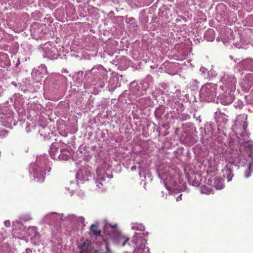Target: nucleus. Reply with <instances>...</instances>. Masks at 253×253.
<instances>
[{"instance_id": "obj_38", "label": "nucleus", "mask_w": 253, "mask_h": 253, "mask_svg": "<svg viewBox=\"0 0 253 253\" xmlns=\"http://www.w3.org/2000/svg\"><path fill=\"white\" fill-rule=\"evenodd\" d=\"M136 168H137L136 166H132V167L131 168V170L132 171L135 170L136 169Z\"/></svg>"}, {"instance_id": "obj_37", "label": "nucleus", "mask_w": 253, "mask_h": 253, "mask_svg": "<svg viewBox=\"0 0 253 253\" xmlns=\"http://www.w3.org/2000/svg\"><path fill=\"white\" fill-rule=\"evenodd\" d=\"M182 196V194H180L179 196H178L176 198V201H179L181 200L182 199V198H181Z\"/></svg>"}, {"instance_id": "obj_23", "label": "nucleus", "mask_w": 253, "mask_h": 253, "mask_svg": "<svg viewBox=\"0 0 253 253\" xmlns=\"http://www.w3.org/2000/svg\"><path fill=\"white\" fill-rule=\"evenodd\" d=\"M69 218L71 219L73 222H77L79 224H83L84 219L83 217L82 216H77L74 215H70Z\"/></svg>"}, {"instance_id": "obj_17", "label": "nucleus", "mask_w": 253, "mask_h": 253, "mask_svg": "<svg viewBox=\"0 0 253 253\" xmlns=\"http://www.w3.org/2000/svg\"><path fill=\"white\" fill-rule=\"evenodd\" d=\"M72 153V152L69 146H67L65 148H61L58 156L57 160L67 161L70 158Z\"/></svg>"}, {"instance_id": "obj_4", "label": "nucleus", "mask_w": 253, "mask_h": 253, "mask_svg": "<svg viewBox=\"0 0 253 253\" xmlns=\"http://www.w3.org/2000/svg\"><path fill=\"white\" fill-rule=\"evenodd\" d=\"M107 74V70L102 65L94 67L86 73L87 75L91 74L94 80H97L98 86L101 88L104 86Z\"/></svg>"}, {"instance_id": "obj_31", "label": "nucleus", "mask_w": 253, "mask_h": 253, "mask_svg": "<svg viewBox=\"0 0 253 253\" xmlns=\"http://www.w3.org/2000/svg\"><path fill=\"white\" fill-rule=\"evenodd\" d=\"M208 76L210 78L215 77L217 75V72L213 69H211L208 72Z\"/></svg>"}, {"instance_id": "obj_35", "label": "nucleus", "mask_w": 253, "mask_h": 253, "mask_svg": "<svg viewBox=\"0 0 253 253\" xmlns=\"http://www.w3.org/2000/svg\"><path fill=\"white\" fill-rule=\"evenodd\" d=\"M4 225L6 227H9L10 226V222L9 220H5L4 222Z\"/></svg>"}, {"instance_id": "obj_15", "label": "nucleus", "mask_w": 253, "mask_h": 253, "mask_svg": "<svg viewBox=\"0 0 253 253\" xmlns=\"http://www.w3.org/2000/svg\"><path fill=\"white\" fill-rule=\"evenodd\" d=\"M80 252L79 253H95L96 252H103V249L93 251V248L90 242L87 240L80 246Z\"/></svg>"}, {"instance_id": "obj_33", "label": "nucleus", "mask_w": 253, "mask_h": 253, "mask_svg": "<svg viewBox=\"0 0 253 253\" xmlns=\"http://www.w3.org/2000/svg\"><path fill=\"white\" fill-rule=\"evenodd\" d=\"M233 177V174L230 170H229L228 171V174L227 176V179L228 181H230L231 180Z\"/></svg>"}, {"instance_id": "obj_8", "label": "nucleus", "mask_w": 253, "mask_h": 253, "mask_svg": "<svg viewBox=\"0 0 253 253\" xmlns=\"http://www.w3.org/2000/svg\"><path fill=\"white\" fill-rule=\"evenodd\" d=\"M146 241L141 236V233H136L132 237L131 243L134 245L133 253H149V249L146 247Z\"/></svg>"}, {"instance_id": "obj_27", "label": "nucleus", "mask_w": 253, "mask_h": 253, "mask_svg": "<svg viewBox=\"0 0 253 253\" xmlns=\"http://www.w3.org/2000/svg\"><path fill=\"white\" fill-rule=\"evenodd\" d=\"M217 122L221 125H225L227 122V119L225 115H221V117H218L216 119Z\"/></svg>"}, {"instance_id": "obj_13", "label": "nucleus", "mask_w": 253, "mask_h": 253, "mask_svg": "<svg viewBox=\"0 0 253 253\" xmlns=\"http://www.w3.org/2000/svg\"><path fill=\"white\" fill-rule=\"evenodd\" d=\"M91 169L89 168L83 167L80 169L76 174V178L81 182L88 180L89 177L91 176Z\"/></svg>"}, {"instance_id": "obj_34", "label": "nucleus", "mask_w": 253, "mask_h": 253, "mask_svg": "<svg viewBox=\"0 0 253 253\" xmlns=\"http://www.w3.org/2000/svg\"><path fill=\"white\" fill-rule=\"evenodd\" d=\"M200 71L201 73V74L204 75V77H205V74L207 71V69L204 67H202L200 69Z\"/></svg>"}, {"instance_id": "obj_18", "label": "nucleus", "mask_w": 253, "mask_h": 253, "mask_svg": "<svg viewBox=\"0 0 253 253\" xmlns=\"http://www.w3.org/2000/svg\"><path fill=\"white\" fill-rule=\"evenodd\" d=\"M59 146L58 143H53L50 147L49 154L52 159L57 160L58 156L59 154L58 148Z\"/></svg>"}, {"instance_id": "obj_22", "label": "nucleus", "mask_w": 253, "mask_h": 253, "mask_svg": "<svg viewBox=\"0 0 253 253\" xmlns=\"http://www.w3.org/2000/svg\"><path fill=\"white\" fill-rule=\"evenodd\" d=\"M240 64L241 65H246L245 69L253 71V60L242 61Z\"/></svg>"}, {"instance_id": "obj_11", "label": "nucleus", "mask_w": 253, "mask_h": 253, "mask_svg": "<svg viewBox=\"0 0 253 253\" xmlns=\"http://www.w3.org/2000/svg\"><path fill=\"white\" fill-rule=\"evenodd\" d=\"M223 92L219 95V99L221 103L223 105H228L232 103L234 99L233 92L234 91H229L228 90H222Z\"/></svg>"}, {"instance_id": "obj_9", "label": "nucleus", "mask_w": 253, "mask_h": 253, "mask_svg": "<svg viewBox=\"0 0 253 253\" xmlns=\"http://www.w3.org/2000/svg\"><path fill=\"white\" fill-rule=\"evenodd\" d=\"M109 167H104L102 166L99 167L96 171V176L94 177V179L95 181L96 186L98 189L101 190H104L105 189V172L106 169H108Z\"/></svg>"}, {"instance_id": "obj_28", "label": "nucleus", "mask_w": 253, "mask_h": 253, "mask_svg": "<svg viewBox=\"0 0 253 253\" xmlns=\"http://www.w3.org/2000/svg\"><path fill=\"white\" fill-rule=\"evenodd\" d=\"M103 247H104L106 251H103V252H96L95 253H113V252L110 249L108 244L105 241L101 245V248Z\"/></svg>"}, {"instance_id": "obj_20", "label": "nucleus", "mask_w": 253, "mask_h": 253, "mask_svg": "<svg viewBox=\"0 0 253 253\" xmlns=\"http://www.w3.org/2000/svg\"><path fill=\"white\" fill-rule=\"evenodd\" d=\"M223 179L220 177H215L213 181V186L216 189H221L224 187V185L223 183Z\"/></svg>"}, {"instance_id": "obj_40", "label": "nucleus", "mask_w": 253, "mask_h": 253, "mask_svg": "<svg viewBox=\"0 0 253 253\" xmlns=\"http://www.w3.org/2000/svg\"><path fill=\"white\" fill-rule=\"evenodd\" d=\"M142 234L144 236H147L148 235V233L147 232H143L142 233Z\"/></svg>"}, {"instance_id": "obj_41", "label": "nucleus", "mask_w": 253, "mask_h": 253, "mask_svg": "<svg viewBox=\"0 0 253 253\" xmlns=\"http://www.w3.org/2000/svg\"><path fill=\"white\" fill-rule=\"evenodd\" d=\"M50 169V168H49V169H48V171H47L48 172H49Z\"/></svg>"}, {"instance_id": "obj_25", "label": "nucleus", "mask_w": 253, "mask_h": 253, "mask_svg": "<svg viewBox=\"0 0 253 253\" xmlns=\"http://www.w3.org/2000/svg\"><path fill=\"white\" fill-rule=\"evenodd\" d=\"M205 37L209 41H212L214 38V31L212 30L207 31L205 34Z\"/></svg>"}, {"instance_id": "obj_29", "label": "nucleus", "mask_w": 253, "mask_h": 253, "mask_svg": "<svg viewBox=\"0 0 253 253\" xmlns=\"http://www.w3.org/2000/svg\"><path fill=\"white\" fill-rule=\"evenodd\" d=\"M29 233H30V236H31L32 237L33 236H36V232H37V228L35 227H31L28 229Z\"/></svg>"}, {"instance_id": "obj_10", "label": "nucleus", "mask_w": 253, "mask_h": 253, "mask_svg": "<svg viewBox=\"0 0 253 253\" xmlns=\"http://www.w3.org/2000/svg\"><path fill=\"white\" fill-rule=\"evenodd\" d=\"M245 159L242 155L241 150H239V152H233L230 158L228 159V163L238 166L239 165L244 166L245 164Z\"/></svg>"}, {"instance_id": "obj_2", "label": "nucleus", "mask_w": 253, "mask_h": 253, "mask_svg": "<svg viewBox=\"0 0 253 253\" xmlns=\"http://www.w3.org/2000/svg\"><path fill=\"white\" fill-rule=\"evenodd\" d=\"M116 227L117 224H107L104 226V232L110 236L116 245L119 246H124L129 240V238L119 231Z\"/></svg>"}, {"instance_id": "obj_26", "label": "nucleus", "mask_w": 253, "mask_h": 253, "mask_svg": "<svg viewBox=\"0 0 253 253\" xmlns=\"http://www.w3.org/2000/svg\"><path fill=\"white\" fill-rule=\"evenodd\" d=\"M201 192L203 194H206L207 195L213 194L212 190L211 188L206 186H204L201 187Z\"/></svg>"}, {"instance_id": "obj_19", "label": "nucleus", "mask_w": 253, "mask_h": 253, "mask_svg": "<svg viewBox=\"0 0 253 253\" xmlns=\"http://www.w3.org/2000/svg\"><path fill=\"white\" fill-rule=\"evenodd\" d=\"M164 182L166 188L169 191H170V189L174 190H176V189L175 188V182L171 177L167 178L166 180H164Z\"/></svg>"}, {"instance_id": "obj_14", "label": "nucleus", "mask_w": 253, "mask_h": 253, "mask_svg": "<svg viewBox=\"0 0 253 253\" xmlns=\"http://www.w3.org/2000/svg\"><path fill=\"white\" fill-rule=\"evenodd\" d=\"M240 85L244 91H248L253 85V74L247 75L240 83Z\"/></svg>"}, {"instance_id": "obj_30", "label": "nucleus", "mask_w": 253, "mask_h": 253, "mask_svg": "<svg viewBox=\"0 0 253 253\" xmlns=\"http://www.w3.org/2000/svg\"><path fill=\"white\" fill-rule=\"evenodd\" d=\"M90 229L92 233L95 235H99L100 233V232L97 230V226L96 225H92Z\"/></svg>"}, {"instance_id": "obj_24", "label": "nucleus", "mask_w": 253, "mask_h": 253, "mask_svg": "<svg viewBox=\"0 0 253 253\" xmlns=\"http://www.w3.org/2000/svg\"><path fill=\"white\" fill-rule=\"evenodd\" d=\"M131 229L133 230L142 232L144 231L145 227L142 224L134 223L131 224Z\"/></svg>"}, {"instance_id": "obj_16", "label": "nucleus", "mask_w": 253, "mask_h": 253, "mask_svg": "<svg viewBox=\"0 0 253 253\" xmlns=\"http://www.w3.org/2000/svg\"><path fill=\"white\" fill-rule=\"evenodd\" d=\"M63 219L64 216L62 214L56 212H52L45 215L44 217V222L51 224L55 222L63 220Z\"/></svg>"}, {"instance_id": "obj_7", "label": "nucleus", "mask_w": 253, "mask_h": 253, "mask_svg": "<svg viewBox=\"0 0 253 253\" xmlns=\"http://www.w3.org/2000/svg\"><path fill=\"white\" fill-rule=\"evenodd\" d=\"M13 112L7 107H0V122L2 125L8 128H12L15 125L13 118Z\"/></svg>"}, {"instance_id": "obj_32", "label": "nucleus", "mask_w": 253, "mask_h": 253, "mask_svg": "<svg viewBox=\"0 0 253 253\" xmlns=\"http://www.w3.org/2000/svg\"><path fill=\"white\" fill-rule=\"evenodd\" d=\"M251 168H252L251 164H250L248 170H247L245 172V177L246 178H248L251 175V172L252 171Z\"/></svg>"}, {"instance_id": "obj_5", "label": "nucleus", "mask_w": 253, "mask_h": 253, "mask_svg": "<svg viewBox=\"0 0 253 253\" xmlns=\"http://www.w3.org/2000/svg\"><path fill=\"white\" fill-rule=\"evenodd\" d=\"M217 85L212 83L207 84L201 88L200 95L201 99L211 102L214 100L216 96Z\"/></svg>"}, {"instance_id": "obj_36", "label": "nucleus", "mask_w": 253, "mask_h": 253, "mask_svg": "<svg viewBox=\"0 0 253 253\" xmlns=\"http://www.w3.org/2000/svg\"><path fill=\"white\" fill-rule=\"evenodd\" d=\"M143 169H142L141 167H139V175L140 177H142V175H143Z\"/></svg>"}, {"instance_id": "obj_21", "label": "nucleus", "mask_w": 253, "mask_h": 253, "mask_svg": "<svg viewBox=\"0 0 253 253\" xmlns=\"http://www.w3.org/2000/svg\"><path fill=\"white\" fill-rule=\"evenodd\" d=\"M38 76L40 78H43L47 73V69L44 65H42L36 70Z\"/></svg>"}, {"instance_id": "obj_39", "label": "nucleus", "mask_w": 253, "mask_h": 253, "mask_svg": "<svg viewBox=\"0 0 253 253\" xmlns=\"http://www.w3.org/2000/svg\"><path fill=\"white\" fill-rule=\"evenodd\" d=\"M6 132L5 130H2L0 131V135H4L5 133Z\"/></svg>"}, {"instance_id": "obj_12", "label": "nucleus", "mask_w": 253, "mask_h": 253, "mask_svg": "<svg viewBox=\"0 0 253 253\" xmlns=\"http://www.w3.org/2000/svg\"><path fill=\"white\" fill-rule=\"evenodd\" d=\"M44 56L50 59L56 58L57 55V49L49 43H46L43 47Z\"/></svg>"}, {"instance_id": "obj_1", "label": "nucleus", "mask_w": 253, "mask_h": 253, "mask_svg": "<svg viewBox=\"0 0 253 253\" xmlns=\"http://www.w3.org/2000/svg\"><path fill=\"white\" fill-rule=\"evenodd\" d=\"M247 115L246 114H241L239 115L233 126L232 128L235 132L237 137H243L244 138L240 139L239 142L241 144V148H245L249 153V157H251V151L253 149V142L250 140H245L246 138L248 137V133L246 131L247 126Z\"/></svg>"}, {"instance_id": "obj_3", "label": "nucleus", "mask_w": 253, "mask_h": 253, "mask_svg": "<svg viewBox=\"0 0 253 253\" xmlns=\"http://www.w3.org/2000/svg\"><path fill=\"white\" fill-rule=\"evenodd\" d=\"M46 165V157L44 156L37 158L35 163L30 164L29 172L33 173V176L35 178H37L39 182H42L44 180V174L42 172L44 169L43 166H45Z\"/></svg>"}, {"instance_id": "obj_6", "label": "nucleus", "mask_w": 253, "mask_h": 253, "mask_svg": "<svg viewBox=\"0 0 253 253\" xmlns=\"http://www.w3.org/2000/svg\"><path fill=\"white\" fill-rule=\"evenodd\" d=\"M220 82L222 84L220 88L222 90H228L229 91H235L236 88L237 80L234 75L224 73L220 79Z\"/></svg>"}]
</instances>
